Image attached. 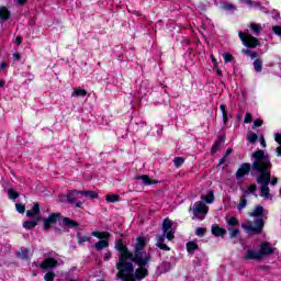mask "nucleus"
<instances>
[{"label": "nucleus", "instance_id": "1", "mask_svg": "<svg viewBox=\"0 0 281 281\" xmlns=\"http://www.w3.org/2000/svg\"><path fill=\"white\" fill-rule=\"evenodd\" d=\"M146 237H137L133 246V251L124 246L120 239L115 244V249L120 251L116 269L123 273L122 281H142L148 278V268L153 262V255L146 252Z\"/></svg>", "mask_w": 281, "mask_h": 281}, {"label": "nucleus", "instance_id": "2", "mask_svg": "<svg viewBox=\"0 0 281 281\" xmlns=\"http://www.w3.org/2000/svg\"><path fill=\"white\" fill-rule=\"evenodd\" d=\"M252 170L259 173L256 178L257 183L260 184V196L263 199H271L269 190V181H271V160L265 150H257L252 153Z\"/></svg>", "mask_w": 281, "mask_h": 281}, {"label": "nucleus", "instance_id": "3", "mask_svg": "<svg viewBox=\"0 0 281 281\" xmlns=\"http://www.w3.org/2000/svg\"><path fill=\"white\" fill-rule=\"evenodd\" d=\"M269 212L265 210V207L257 205L252 212L249 213V216L257 217L254 222H247L241 224L246 234H262V228L265 227V216H267Z\"/></svg>", "mask_w": 281, "mask_h": 281}, {"label": "nucleus", "instance_id": "4", "mask_svg": "<svg viewBox=\"0 0 281 281\" xmlns=\"http://www.w3.org/2000/svg\"><path fill=\"white\" fill-rule=\"evenodd\" d=\"M205 203H214V192L209 191L207 195H201V201L195 202L193 207L190 209L193 213V218H198V221H203L205 216H207V212H210V206L205 205Z\"/></svg>", "mask_w": 281, "mask_h": 281}, {"label": "nucleus", "instance_id": "5", "mask_svg": "<svg viewBox=\"0 0 281 281\" xmlns=\"http://www.w3.org/2000/svg\"><path fill=\"white\" fill-rule=\"evenodd\" d=\"M238 36L243 45H245V47H258V45H260V42H258V38L249 34V30H246L245 32L239 31Z\"/></svg>", "mask_w": 281, "mask_h": 281}, {"label": "nucleus", "instance_id": "6", "mask_svg": "<svg viewBox=\"0 0 281 281\" xmlns=\"http://www.w3.org/2000/svg\"><path fill=\"white\" fill-rule=\"evenodd\" d=\"M162 234L166 235L167 240H175V234H177V227L170 218H165L162 221Z\"/></svg>", "mask_w": 281, "mask_h": 281}, {"label": "nucleus", "instance_id": "7", "mask_svg": "<svg viewBox=\"0 0 281 281\" xmlns=\"http://www.w3.org/2000/svg\"><path fill=\"white\" fill-rule=\"evenodd\" d=\"M58 266V261L54 258L45 259L42 263L38 261L33 262V267H40V269H44V271H49V269H55Z\"/></svg>", "mask_w": 281, "mask_h": 281}, {"label": "nucleus", "instance_id": "8", "mask_svg": "<svg viewBox=\"0 0 281 281\" xmlns=\"http://www.w3.org/2000/svg\"><path fill=\"white\" fill-rule=\"evenodd\" d=\"M249 172H251V165L249 162H244L239 166L235 177L236 179H243L246 175H249Z\"/></svg>", "mask_w": 281, "mask_h": 281}, {"label": "nucleus", "instance_id": "9", "mask_svg": "<svg viewBox=\"0 0 281 281\" xmlns=\"http://www.w3.org/2000/svg\"><path fill=\"white\" fill-rule=\"evenodd\" d=\"M276 251V248L271 246L270 243L265 241L260 245L259 254L261 256V259L265 258V256H271Z\"/></svg>", "mask_w": 281, "mask_h": 281}, {"label": "nucleus", "instance_id": "10", "mask_svg": "<svg viewBox=\"0 0 281 281\" xmlns=\"http://www.w3.org/2000/svg\"><path fill=\"white\" fill-rule=\"evenodd\" d=\"M166 239L168 240V238L166 237V235L164 233L160 235H157L156 236V247H158V249H161L162 251H170V248L166 244Z\"/></svg>", "mask_w": 281, "mask_h": 281}, {"label": "nucleus", "instance_id": "11", "mask_svg": "<svg viewBox=\"0 0 281 281\" xmlns=\"http://www.w3.org/2000/svg\"><path fill=\"white\" fill-rule=\"evenodd\" d=\"M60 218V214L54 213L50 214L47 218L44 220V229H49L54 223H57Z\"/></svg>", "mask_w": 281, "mask_h": 281}, {"label": "nucleus", "instance_id": "12", "mask_svg": "<svg viewBox=\"0 0 281 281\" xmlns=\"http://www.w3.org/2000/svg\"><path fill=\"white\" fill-rule=\"evenodd\" d=\"M244 260H262L260 251L248 249L244 256Z\"/></svg>", "mask_w": 281, "mask_h": 281}, {"label": "nucleus", "instance_id": "13", "mask_svg": "<svg viewBox=\"0 0 281 281\" xmlns=\"http://www.w3.org/2000/svg\"><path fill=\"white\" fill-rule=\"evenodd\" d=\"M250 32H252L254 36H258L262 32V24H258L256 22H251L248 25Z\"/></svg>", "mask_w": 281, "mask_h": 281}, {"label": "nucleus", "instance_id": "14", "mask_svg": "<svg viewBox=\"0 0 281 281\" xmlns=\"http://www.w3.org/2000/svg\"><path fill=\"white\" fill-rule=\"evenodd\" d=\"M136 179L137 181H143L144 186H154L155 183H159L157 180H151L147 175L137 176Z\"/></svg>", "mask_w": 281, "mask_h": 281}, {"label": "nucleus", "instance_id": "15", "mask_svg": "<svg viewBox=\"0 0 281 281\" xmlns=\"http://www.w3.org/2000/svg\"><path fill=\"white\" fill-rule=\"evenodd\" d=\"M38 212H41V205H38V203H35V204L33 205V209H32V210H27V211H26V216H27L29 218H32V217L36 216V214H38Z\"/></svg>", "mask_w": 281, "mask_h": 281}, {"label": "nucleus", "instance_id": "16", "mask_svg": "<svg viewBox=\"0 0 281 281\" xmlns=\"http://www.w3.org/2000/svg\"><path fill=\"white\" fill-rule=\"evenodd\" d=\"M244 196H249L250 194H256L258 192V187L256 184H250L248 188L243 189Z\"/></svg>", "mask_w": 281, "mask_h": 281}, {"label": "nucleus", "instance_id": "17", "mask_svg": "<svg viewBox=\"0 0 281 281\" xmlns=\"http://www.w3.org/2000/svg\"><path fill=\"white\" fill-rule=\"evenodd\" d=\"M211 232L213 236H224L225 234H227V231L220 226H212Z\"/></svg>", "mask_w": 281, "mask_h": 281}, {"label": "nucleus", "instance_id": "18", "mask_svg": "<svg viewBox=\"0 0 281 281\" xmlns=\"http://www.w3.org/2000/svg\"><path fill=\"white\" fill-rule=\"evenodd\" d=\"M109 247V238H103L102 240H99L95 245L94 248L100 251L102 249H106Z\"/></svg>", "mask_w": 281, "mask_h": 281}, {"label": "nucleus", "instance_id": "19", "mask_svg": "<svg viewBox=\"0 0 281 281\" xmlns=\"http://www.w3.org/2000/svg\"><path fill=\"white\" fill-rule=\"evenodd\" d=\"M76 194H80V191L78 190L68 191V203H70V205H74V203L78 201V198H76Z\"/></svg>", "mask_w": 281, "mask_h": 281}, {"label": "nucleus", "instance_id": "20", "mask_svg": "<svg viewBox=\"0 0 281 281\" xmlns=\"http://www.w3.org/2000/svg\"><path fill=\"white\" fill-rule=\"evenodd\" d=\"M87 95V90L75 89L71 93V98H85Z\"/></svg>", "mask_w": 281, "mask_h": 281}, {"label": "nucleus", "instance_id": "21", "mask_svg": "<svg viewBox=\"0 0 281 281\" xmlns=\"http://www.w3.org/2000/svg\"><path fill=\"white\" fill-rule=\"evenodd\" d=\"M81 196H87L88 199H98V192L95 191H79Z\"/></svg>", "mask_w": 281, "mask_h": 281}, {"label": "nucleus", "instance_id": "22", "mask_svg": "<svg viewBox=\"0 0 281 281\" xmlns=\"http://www.w3.org/2000/svg\"><path fill=\"white\" fill-rule=\"evenodd\" d=\"M0 19L1 21H8L10 19V11L5 7L0 8Z\"/></svg>", "mask_w": 281, "mask_h": 281}, {"label": "nucleus", "instance_id": "23", "mask_svg": "<svg viewBox=\"0 0 281 281\" xmlns=\"http://www.w3.org/2000/svg\"><path fill=\"white\" fill-rule=\"evenodd\" d=\"M196 249H199V245L195 241H189L187 244V251L189 254H194V251H196Z\"/></svg>", "mask_w": 281, "mask_h": 281}, {"label": "nucleus", "instance_id": "24", "mask_svg": "<svg viewBox=\"0 0 281 281\" xmlns=\"http://www.w3.org/2000/svg\"><path fill=\"white\" fill-rule=\"evenodd\" d=\"M254 65V69L257 74H260L262 71V59L258 58L255 59V61L252 63Z\"/></svg>", "mask_w": 281, "mask_h": 281}, {"label": "nucleus", "instance_id": "25", "mask_svg": "<svg viewBox=\"0 0 281 281\" xmlns=\"http://www.w3.org/2000/svg\"><path fill=\"white\" fill-rule=\"evenodd\" d=\"M247 207V198L245 195H241L239 198V204L237 205V210L241 212V210H245Z\"/></svg>", "mask_w": 281, "mask_h": 281}, {"label": "nucleus", "instance_id": "26", "mask_svg": "<svg viewBox=\"0 0 281 281\" xmlns=\"http://www.w3.org/2000/svg\"><path fill=\"white\" fill-rule=\"evenodd\" d=\"M63 223H64V225H66V227H78V222H76L69 217H65L63 220Z\"/></svg>", "mask_w": 281, "mask_h": 281}, {"label": "nucleus", "instance_id": "27", "mask_svg": "<svg viewBox=\"0 0 281 281\" xmlns=\"http://www.w3.org/2000/svg\"><path fill=\"white\" fill-rule=\"evenodd\" d=\"M274 142H278L279 147H277V156L281 157V134L278 133L274 135Z\"/></svg>", "mask_w": 281, "mask_h": 281}, {"label": "nucleus", "instance_id": "28", "mask_svg": "<svg viewBox=\"0 0 281 281\" xmlns=\"http://www.w3.org/2000/svg\"><path fill=\"white\" fill-rule=\"evenodd\" d=\"M92 236H94V238H109V236H111V233L109 232H103V233H99V232H92Z\"/></svg>", "mask_w": 281, "mask_h": 281}, {"label": "nucleus", "instance_id": "29", "mask_svg": "<svg viewBox=\"0 0 281 281\" xmlns=\"http://www.w3.org/2000/svg\"><path fill=\"white\" fill-rule=\"evenodd\" d=\"M36 225H38L36 221H26L23 223L24 229H34Z\"/></svg>", "mask_w": 281, "mask_h": 281}, {"label": "nucleus", "instance_id": "30", "mask_svg": "<svg viewBox=\"0 0 281 281\" xmlns=\"http://www.w3.org/2000/svg\"><path fill=\"white\" fill-rule=\"evenodd\" d=\"M77 238L80 245H85V243H89L91 240L90 236H82L80 233L77 234Z\"/></svg>", "mask_w": 281, "mask_h": 281}, {"label": "nucleus", "instance_id": "31", "mask_svg": "<svg viewBox=\"0 0 281 281\" xmlns=\"http://www.w3.org/2000/svg\"><path fill=\"white\" fill-rule=\"evenodd\" d=\"M7 194L12 201H16V199H19V192H16L14 189H9Z\"/></svg>", "mask_w": 281, "mask_h": 281}, {"label": "nucleus", "instance_id": "32", "mask_svg": "<svg viewBox=\"0 0 281 281\" xmlns=\"http://www.w3.org/2000/svg\"><path fill=\"white\" fill-rule=\"evenodd\" d=\"M228 234H229V238H236V236L240 234V229H238V227H229Z\"/></svg>", "mask_w": 281, "mask_h": 281}, {"label": "nucleus", "instance_id": "33", "mask_svg": "<svg viewBox=\"0 0 281 281\" xmlns=\"http://www.w3.org/2000/svg\"><path fill=\"white\" fill-rule=\"evenodd\" d=\"M226 223H227L228 227H236L238 225V218H236V217H228L226 220Z\"/></svg>", "mask_w": 281, "mask_h": 281}, {"label": "nucleus", "instance_id": "34", "mask_svg": "<svg viewBox=\"0 0 281 281\" xmlns=\"http://www.w3.org/2000/svg\"><path fill=\"white\" fill-rule=\"evenodd\" d=\"M223 9L226 11V12H229L231 14L233 12H236V5L232 4V3H226L223 5Z\"/></svg>", "mask_w": 281, "mask_h": 281}, {"label": "nucleus", "instance_id": "35", "mask_svg": "<svg viewBox=\"0 0 281 281\" xmlns=\"http://www.w3.org/2000/svg\"><path fill=\"white\" fill-rule=\"evenodd\" d=\"M105 201L108 203H117V201H120V195H106Z\"/></svg>", "mask_w": 281, "mask_h": 281}, {"label": "nucleus", "instance_id": "36", "mask_svg": "<svg viewBox=\"0 0 281 281\" xmlns=\"http://www.w3.org/2000/svg\"><path fill=\"white\" fill-rule=\"evenodd\" d=\"M184 161H186V159H183V157H176L173 159V165L176 166V168H181V166H183Z\"/></svg>", "mask_w": 281, "mask_h": 281}, {"label": "nucleus", "instance_id": "37", "mask_svg": "<svg viewBox=\"0 0 281 281\" xmlns=\"http://www.w3.org/2000/svg\"><path fill=\"white\" fill-rule=\"evenodd\" d=\"M248 142L250 144H256V142H258V134L256 133L248 134Z\"/></svg>", "mask_w": 281, "mask_h": 281}, {"label": "nucleus", "instance_id": "38", "mask_svg": "<svg viewBox=\"0 0 281 281\" xmlns=\"http://www.w3.org/2000/svg\"><path fill=\"white\" fill-rule=\"evenodd\" d=\"M54 278H56V273H54V271H48V272L44 276V280H45V281H54Z\"/></svg>", "mask_w": 281, "mask_h": 281}, {"label": "nucleus", "instance_id": "39", "mask_svg": "<svg viewBox=\"0 0 281 281\" xmlns=\"http://www.w3.org/2000/svg\"><path fill=\"white\" fill-rule=\"evenodd\" d=\"M170 267H171L170 262L166 261L161 263L160 269L161 271H164V273H166L170 271Z\"/></svg>", "mask_w": 281, "mask_h": 281}, {"label": "nucleus", "instance_id": "40", "mask_svg": "<svg viewBox=\"0 0 281 281\" xmlns=\"http://www.w3.org/2000/svg\"><path fill=\"white\" fill-rule=\"evenodd\" d=\"M223 58H224V63H232V60H234V56L229 53H224L223 54Z\"/></svg>", "mask_w": 281, "mask_h": 281}, {"label": "nucleus", "instance_id": "41", "mask_svg": "<svg viewBox=\"0 0 281 281\" xmlns=\"http://www.w3.org/2000/svg\"><path fill=\"white\" fill-rule=\"evenodd\" d=\"M218 148H221V140H216L211 149V154L214 155L218 151Z\"/></svg>", "mask_w": 281, "mask_h": 281}, {"label": "nucleus", "instance_id": "42", "mask_svg": "<svg viewBox=\"0 0 281 281\" xmlns=\"http://www.w3.org/2000/svg\"><path fill=\"white\" fill-rule=\"evenodd\" d=\"M195 236H199L200 238H203V236H205V228L203 227H198L195 229Z\"/></svg>", "mask_w": 281, "mask_h": 281}, {"label": "nucleus", "instance_id": "43", "mask_svg": "<svg viewBox=\"0 0 281 281\" xmlns=\"http://www.w3.org/2000/svg\"><path fill=\"white\" fill-rule=\"evenodd\" d=\"M58 201H59L60 203H69V195H68V193H67V194H61V195H59V196H58Z\"/></svg>", "mask_w": 281, "mask_h": 281}, {"label": "nucleus", "instance_id": "44", "mask_svg": "<svg viewBox=\"0 0 281 281\" xmlns=\"http://www.w3.org/2000/svg\"><path fill=\"white\" fill-rule=\"evenodd\" d=\"M243 54H247L250 58H256V56H258V53L250 49H243Z\"/></svg>", "mask_w": 281, "mask_h": 281}, {"label": "nucleus", "instance_id": "45", "mask_svg": "<svg viewBox=\"0 0 281 281\" xmlns=\"http://www.w3.org/2000/svg\"><path fill=\"white\" fill-rule=\"evenodd\" d=\"M244 122L245 124H251L252 122V116H251V113L247 112L245 117H244Z\"/></svg>", "mask_w": 281, "mask_h": 281}, {"label": "nucleus", "instance_id": "46", "mask_svg": "<svg viewBox=\"0 0 281 281\" xmlns=\"http://www.w3.org/2000/svg\"><path fill=\"white\" fill-rule=\"evenodd\" d=\"M15 207H16V211L20 214H25V205H23V204H15Z\"/></svg>", "mask_w": 281, "mask_h": 281}, {"label": "nucleus", "instance_id": "47", "mask_svg": "<svg viewBox=\"0 0 281 281\" xmlns=\"http://www.w3.org/2000/svg\"><path fill=\"white\" fill-rule=\"evenodd\" d=\"M27 256H30V251H27V249H22L20 254V258L27 260Z\"/></svg>", "mask_w": 281, "mask_h": 281}, {"label": "nucleus", "instance_id": "48", "mask_svg": "<svg viewBox=\"0 0 281 281\" xmlns=\"http://www.w3.org/2000/svg\"><path fill=\"white\" fill-rule=\"evenodd\" d=\"M262 126V120H256L252 123V128H260Z\"/></svg>", "mask_w": 281, "mask_h": 281}, {"label": "nucleus", "instance_id": "49", "mask_svg": "<svg viewBox=\"0 0 281 281\" xmlns=\"http://www.w3.org/2000/svg\"><path fill=\"white\" fill-rule=\"evenodd\" d=\"M220 111L222 112V115H227V105L221 104Z\"/></svg>", "mask_w": 281, "mask_h": 281}, {"label": "nucleus", "instance_id": "50", "mask_svg": "<svg viewBox=\"0 0 281 281\" xmlns=\"http://www.w3.org/2000/svg\"><path fill=\"white\" fill-rule=\"evenodd\" d=\"M272 32L277 34V36H281V27L280 26H273Z\"/></svg>", "mask_w": 281, "mask_h": 281}, {"label": "nucleus", "instance_id": "51", "mask_svg": "<svg viewBox=\"0 0 281 281\" xmlns=\"http://www.w3.org/2000/svg\"><path fill=\"white\" fill-rule=\"evenodd\" d=\"M223 124L226 126L227 122H229V116L227 114H222Z\"/></svg>", "mask_w": 281, "mask_h": 281}, {"label": "nucleus", "instance_id": "52", "mask_svg": "<svg viewBox=\"0 0 281 281\" xmlns=\"http://www.w3.org/2000/svg\"><path fill=\"white\" fill-rule=\"evenodd\" d=\"M112 258L111 251H108L104 254L103 260L109 261V259Z\"/></svg>", "mask_w": 281, "mask_h": 281}, {"label": "nucleus", "instance_id": "53", "mask_svg": "<svg viewBox=\"0 0 281 281\" xmlns=\"http://www.w3.org/2000/svg\"><path fill=\"white\" fill-rule=\"evenodd\" d=\"M269 183L271 184V186H277L278 184V178H270V181H269Z\"/></svg>", "mask_w": 281, "mask_h": 281}, {"label": "nucleus", "instance_id": "54", "mask_svg": "<svg viewBox=\"0 0 281 281\" xmlns=\"http://www.w3.org/2000/svg\"><path fill=\"white\" fill-rule=\"evenodd\" d=\"M13 60H21V53L13 54Z\"/></svg>", "mask_w": 281, "mask_h": 281}, {"label": "nucleus", "instance_id": "55", "mask_svg": "<svg viewBox=\"0 0 281 281\" xmlns=\"http://www.w3.org/2000/svg\"><path fill=\"white\" fill-rule=\"evenodd\" d=\"M2 69H8V64H5V61L0 64V70L2 71Z\"/></svg>", "mask_w": 281, "mask_h": 281}, {"label": "nucleus", "instance_id": "56", "mask_svg": "<svg viewBox=\"0 0 281 281\" xmlns=\"http://www.w3.org/2000/svg\"><path fill=\"white\" fill-rule=\"evenodd\" d=\"M74 205H75V207H82V202H80V201H76L75 203H74Z\"/></svg>", "mask_w": 281, "mask_h": 281}, {"label": "nucleus", "instance_id": "57", "mask_svg": "<svg viewBox=\"0 0 281 281\" xmlns=\"http://www.w3.org/2000/svg\"><path fill=\"white\" fill-rule=\"evenodd\" d=\"M225 161H227V157L224 156L223 158L220 159V166H222V164H225Z\"/></svg>", "mask_w": 281, "mask_h": 281}, {"label": "nucleus", "instance_id": "58", "mask_svg": "<svg viewBox=\"0 0 281 281\" xmlns=\"http://www.w3.org/2000/svg\"><path fill=\"white\" fill-rule=\"evenodd\" d=\"M15 43H16V45H21V43H23V38L16 37Z\"/></svg>", "mask_w": 281, "mask_h": 281}, {"label": "nucleus", "instance_id": "59", "mask_svg": "<svg viewBox=\"0 0 281 281\" xmlns=\"http://www.w3.org/2000/svg\"><path fill=\"white\" fill-rule=\"evenodd\" d=\"M261 146L262 148H267V142H265V137H261Z\"/></svg>", "mask_w": 281, "mask_h": 281}, {"label": "nucleus", "instance_id": "60", "mask_svg": "<svg viewBox=\"0 0 281 281\" xmlns=\"http://www.w3.org/2000/svg\"><path fill=\"white\" fill-rule=\"evenodd\" d=\"M229 155H232V148H228L227 150H226V153H225V157H229Z\"/></svg>", "mask_w": 281, "mask_h": 281}, {"label": "nucleus", "instance_id": "61", "mask_svg": "<svg viewBox=\"0 0 281 281\" xmlns=\"http://www.w3.org/2000/svg\"><path fill=\"white\" fill-rule=\"evenodd\" d=\"M27 0H16V3H19L20 5H24V3H26Z\"/></svg>", "mask_w": 281, "mask_h": 281}, {"label": "nucleus", "instance_id": "62", "mask_svg": "<svg viewBox=\"0 0 281 281\" xmlns=\"http://www.w3.org/2000/svg\"><path fill=\"white\" fill-rule=\"evenodd\" d=\"M4 85H5V81L1 80L0 81V89H1V87H4Z\"/></svg>", "mask_w": 281, "mask_h": 281}, {"label": "nucleus", "instance_id": "63", "mask_svg": "<svg viewBox=\"0 0 281 281\" xmlns=\"http://www.w3.org/2000/svg\"><path fill=\"white\" fill-rule=\"evenodd\" d=\"M30 80H34V76H31V77H30Z\"/></svg>", "mask_w": 281, "mask_h": 281}, {"label": "nucleus", "instance_id": "64", "mask_svg": "<svg viewBox=\"0 0 281 281\" xmlns=\"http://www.w3.org/2000/svg\"><path fill=\"white\" fill-rule=\"evenodd\" d=\"M30 80H34V76H31V77H30Z\"/></svg>", "mask_w": 281, "mask_h": 281}]
</instances>
